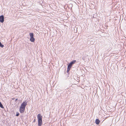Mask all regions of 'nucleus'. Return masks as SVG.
<instances>
[{
    "label": "nucleus",
    "instance_id": "obj_9",
    "mask_svg": "<svg viewBox=\"0 0 126 126\" xmlns=\"http://www.w3.org/2000/svg\"><path fill=\"white\" fill-rule=\"evenodd\" d=\"M72 65L71 64H70V63H69L68 64V66H67V67L69 68L70 69H71V68L72 67Z\"/></svg>",
    "mask_w": 126,
    "mask_h": 126
},
{
    "label": "nucleus",
    "instance_id": "obj_10",
    "mask_svg": "<svg viewBox=\"0 0 126 126\" xmlns=\"http://www.w3.org/2000/svg\"><path fill=\"white\" fill-rule=\"evenodd\" d=\"M0 107L1 108H3L4 107L3 106V105L1 102H0Z\"/></svg>",
    "mask_w": 126,
    "mask_h": 126
},
{
    "label": "nucleus",
    "instance_id": "obj_5",
    "mask_svg": "<svg viewBox=\"0 0 126 126\" xmlns=\"http://www.w3.org/2000/svg\"><path fill=\"white\" fill-rule=\"evenodd\" d=\"M100 122V121L99 119H96L95 120V123L97 125H98Z\"/></svg>",
    "mask_w": 126,
    "mask_h": 126
},
{
    "label": "nucleus",
    "instance_id": "obj_14",
    "mask_svg": "<svg viewBox=\"0 0 126 126\" xmlns=\"http://www.w3.org/2000/svg\"><path fill=\"white\" fill-rule=\"evenodd\" d=\"M18 100V99L17 98H16L15 100V102H16L17 100Z\"/></svg>",
    "mask_w": 126,
    "mask_h": 126
},
{
    "label": "nucleus",
    "instance_id": "obj_4",
    "mask_svg": "<svg viewBox=\"0 0 126 126\" xmlns=\"http://www.w3.org/2000/svg\"><path fill=\"white\" fill-rule=\"evenodd\" d=\"M4 21V17L3 15L0 16V22L3 23Z\"/></svg>",
    "mask_w": 126,
    "mask_h": 126
},
{
    "label": "nucleus",
    "instance_id": "obj_1",
    "mask_svg": "<svg viewBox=\"0 0 126 126\" xmlns=\"http://www.w3.org/2000/svg\"><path fill=\"white\" fill-rule=\"evenodd\" d=\"M37 118L38 119V126H41L42 124V117L41 114H39L37 115Z\"/></svg>",
    "mask_w": 126,
    "mask_h": 126
},
{
    "label": "nucleus",
    "instance_id": "obj_7",
    "mask_svg": "<svg viewBox=\"0 0 126 126\" xmlns=\"http://www.w3.org/2000/svg\"><path fill=\"white\" fill-rule=\"evenodd\" d=\"M76 62V60H74L71 62L69 63L70 64H71L72 65L73 64L75 63Z\"/></svg>",
    "mask_w": 126,
    "mask_h": 126
},
{
    "label": "nucleus",
    "instance_id": "obj_8",
    "mask_svg": "<svg viewBox=\"0 0 126 126\" xmlns=\"http://www.w3.org/2000/svg\"><path fill=\"white\" fill-rule=\"evenodd\" d=\"M30 37H34V34L32 32L30 33Z\"/></svg>",
    "mask_w": 126,
    "mask_h": 126
},
{
    "label": "nucleus",
    "instance_id": "obj_6",
    "mask_svg": "<svg viewBox=\"0 0 126 126\" xmlns=\"http://www.w3.org/2000/svg\"><path fill=\"white\" fill-rule=\"evenodd\" d=\"M35 39L33 37H30V41L32 42H34L35 41Z\"/></svg>",
    "mask_w": 126,
    "mask_h": 126
},
{
    "label": "nucleus",
    "instance_id": "obj_11",
    "mask_svg": "<svg viewBox=\"0 0 126 126\" xmlns=\"http://www.w3.org/2000/svg\"><path fill=\"white\" fill-rule=\"evenodd\" d=\"M19 115V113L18 112H16V116H18Z\"/></svg>",
    "mask_w": 126,
    "mask_h": 126
},
{
    "label": "nucleus",
    "instance_id": "obj_13",
    "mask_svg": "<svg viewBox=\"0 0 126 126\" xmlns=\"http://www.w3.org/2000/svg\"><path fill=\"white\" fill-rule=\"evenodd\" d=\"M35 121H36L35 119H34V120H33V122H35Z\"/></svg>",
    "mask_w": 126,
    "mask_h": 126
},
{
    "label": "nucleus",
    "instance_id": "obj_2",
    "mask_svg": "<svg viewBox=\"0 0 126 126\" xmlns=\"http://www.w3.org/2000/svg\"><path fill=\"white\" fill-rule=\"evenodd\" d=\"M27 102H26V101L24 102L23 103H22L21 104L20 107L25 109L26 106L27 105Z\"/></svg>",
    "mask_w": 126,
    "mask_h": 126
},
{
    "label": "nucleus",
    "instance_id": "obj_15",
    "mask_svg": "<svg viewBox=\"0 0 126 126\" xmlns=\"http://www.w3.org/2000/svg\"><path fill=\"white\" fill-rule=\"evenodd\" d=\"M15 99V98H12V100H14Z\"/></svg>",
    "mask_w": 126,
    "mask_h": 126
},
{
    "label": "nucleus",
    "instance_id": "obj_12",
    "mask_svg": "<svg viewBox=\"0 0 126 126\" xmlns=\"http://www.w3.org/2000/svg\"><path fill=\"white\" fill-rule=\"evenodd\" d=\"M70 68L67 67V72L68 73L69 72V71H70Z\"/></svg>",
    "mask_w": 126,
    "mask_h": 126
},
{
    "label": "nucleus",
    "instance_id": "obj_3",
    "mask_svg": "<svg viewBox=\"0 0 126 126\" xmlns=\"http://www.w3.org/2000/svg\"><path fill=\"white\" fill-rule=\"evenodd\" d=\"M25 108H22L20 107L19 108V111L20 113H23L24 111V110H25Z\"/></svg>",
    "mask_w": 126,
    "mask_h": 126
}]
</instances>
